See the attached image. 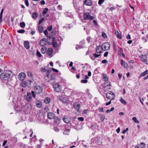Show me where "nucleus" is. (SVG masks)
<instances>
[{
    "instance_id": "nucleus-1",
    "label": "nucleus",
    "mask_w": 148,
    "mask_h": 148,
    "mask_svg": "<svg viewBox=\"0 0 148 148\" xmlns=\"http://www.w3.org/2000/svg\"><path fill=\"white\" fill-rule=\"evenodd\" d=\"M42 71L46 73L47 75L45 77V79L46 81L50 82L51 81L54 80V77L51 75V71L47 70L44 69Z\"/></svg>"
},
{
    "instance_id": "nucleus-2",
    "label": "nucleus",
    "mask_w": 148,
    "mask_h": 148,
    "mask_svg": "<svg viewBox=\"0 0 148 148\" xmlns=\"http://www.w3.org/2000/svg\"><path fill=\"white\" fill-rule=\"evenodd\" d=\"M11 73L9 71H7L3 73H1L0 77L2 80H8L10 77Z\"/></svg>"
},
{
    "instance_id": "nucleus-3",
    "label": "nucleus",
    "mask_w": 148,
    "mask_h": 148,
    "mask_svg": "<svg viewBox=\"0 0 148 148\" xmlns=\"http://www.w3.org/2000/svg\"><path fill=\"white\" fill-rule=\"evenodd\" d=\"M106 95L107 98L108 99H110L111 100H113L115 97L114 94L110 91L107 92Z\"/></svg>"
},
{
    "instance_id": "nucleus-4",
    "label": "nucleus",
    "mask_w": 148,
    "mask_h": 148,
    "mask_svg": "<svg viewBox=\"0 0 148 148\" xmlns=\"http://www.w3.org/2000/svg\"><path fill=\"white\" fill-rule=\"evenodd\" d=\"M58 99L63 103H67L68 101V98L65 96H59Z\"/></svg>"
},
{
    "instance_id": "nucleus-5",
    "label": "nucleus",
    "mask_w": 148,
    "mask_h": 148,
    "mask_svg": "<svg viewBox=\"0 0 148 148\" xmlns=\"http://www.w3.org/2000/svg\"><path fill=\"white\" fill-rule=\"evenodd\" d=\"M53 87L54 90L57 92H60L62 90L61 86L58 83L54 84Z\"/></svg>"
},
{
    "instance_id": "nucleus-6",
    "label": "nucleus",
    "mask_w": 148,
    "mask_h": 148,
    "mask_svg": "<svg viewBox=\"0 0 148 148\" xmlns=\"http://www.w3.org/2000/svg\"><path fill=\"white\" fill-rule=\"evenodd\" d=\"M83 18L85 20H92V16L90 15L89 12L84 13Z\"/></svg>"
},
{
    "instance_id": "nucleus-7",
    "label": "nucleus",
    "mask_w": 148,
    "mask_h": 148,
    "mask_svg": "<svg viewBox=\"0 0 148 148\" xmlns=\"http://www.w3.org/2000/svg\"><path fill=\"white\" fill-rule=\"evenodd\" d=\"M34 90L36 93L40 94L42 92L43 88L40 86H36L34 87Z\"/></svg>"
},
{
    "instance_id": "nucleus-8",
    "label": "nucleus",
    "mask_w": 148,
    "mask_h": 148,
    "mask_svg": "<svg viewBox=\"0 0 148 148\" xmlns=\"http://www.w3.org/2000/svg\"><path fill=\"white\" fill-rule=\"evenodd\" d=\"M101 47L103 50L104 51H107L109 49L110 45L108 42H106L102 44Z\"/></svg>"
},
{
    "instance_id": "nucleus-9",
    "label": "nucleus",
    "mask_w": 148,
    "mask_h": 148,
    "mask_svg": "<svg viewBox=\"0 0 148 148\" xmlns=\"http://www.w3.org/2000/svg\"><path fill=\"white\" fill-rule=\"evenodd\" d=\"M111 84L110 82L105 83L104 84V88L105 90H108L110 89Z\"/></svg>"
},
{
    "instance_id": "nucleus-10",
    "label": "nucleus",
    "mask_w": 148,
    "mask_h": 148,
    "mask_svg": "<svg viewBox=\"0 0 148 148\" xmlns=\"http://www.w3.org/2000/svg\"><path fill=\"white\" fill-rule=\"evenodd\" d=\"M62 120L64 122L66 123H69L71 120V118L67 116H64Z\"/></svg>"
},
{
    "instance_id": "nucleus-11",
    "label": "nucleus",
    "mask_w": 148,
    "mask_h": 148,
    "mask_svg": "<svg viewBox=\"0 0 148 148\" xmlns=\"http://www.w3.org/2000/svg\"><path fill=\"white\" fill-rule=\"evenodd\" d=\"M55 39V37H53L52 36H47V42L48 44L50 45L51 42H50V41H51L52 42H53V41Z\"/></svg>"
},
{
    "instance_id": "nucleus-12",
    "label": "nucleus",
    "mask_w": 148,
    "mask_h": 148,
    "mask_svg": "<svg viewBox=\"0 0 148 148\" xmlns=\"http://www.w3.org/2000/svg\"><path fill=\"white\" fill-rule=\"evenodd\" d=\"M25 74L24 73H21L19 74L18 77L20 80L23 81L25 77Z\"/></svg>"
},
{
    "instance_id": "nucleus-13",
    "label": "nucleus",
    "mask_w": 148,
    "mask_h": 148,
    "mask_svg": "<svg viewBox=\"0 0 148 148\" xmlns=\"http://www.w3.org/2000/svg\"><path fill=\"white\" fill-rule=\"evenodd\" d=\"M47 42V39L45 38H42L40 41L39 45L41 46H43L45 45Z\"/></svg>"
},
{
    "instance_id": "nucleus-14",
    "label": "nucleus",
    "mask_w": 148,
    "mask_h": 148,
    "mask_svg": "<svg viewBox=\"0 0 148 148\" xmlns=\"http://www.w3.org/2000/svg\"><path fill=\"white\" fill-rule=\"evenodd\" d=\"M84 40L81 41L80 43V46L77 45L76 47V49L78 50L79 49L84 48Z\"/></svg>"
},
{
    "instance_id": "nucleus-15",
    "label": "nucleus",
    "mask_w": 148,
    "mask_h": 148,
    "mask_svg": "<svg viewBox=\"0 0 148 148\" xmlns=\"http://www.w3.org/2000/svg\"><path fill=\"white\" fill-rule=\"evenodd\" d=\"M103 50L101 46L99 45L97 47L96 49V51L97 53H101L102 52Z\"/></svg>"
},
{
    "instance_id": "nucleus-16",
    "label": "nucleus",
    "mask_w": 148,
    "mask_h": 148,
    "mask_svg": "<svg viewBox=\"0 0 148 148\" xmlns=\"http://www.w3.org/2000/svg\"><path fill=\"white\" fill-rule=\"evenodd\" d=\"M26 99L28 101H30L32 99V93L29 92L27 93Z\"/></svg>"
},
{
    "instance_id": "nucleus-17",
    "label": "nucleus",
    "mask_w": 148,
    "mask_h": 148,
    "mask_svg": "<svg viewBox=\"0 0 148 148\" xmlns=\"http://www.w3.org/2000/svg\"><path fill=\"white\" fill-rule=\"evenodd\" d=\"M47 116L48 118L50 119H53L55 117L54 114L52 112L48 113Z\"/></svg>"
},
{
    "instance_id": "nucleus-18",
    "label": "nucleus",
    "mask_w": 148,
    "mask_h": 148,
    "mask_svg": "<svg viewBox=\"0 0 148 148\" xmlns=\"http://www.w3.org/2000/svg\"><path fill=\"white\" fill-rule=\"evenodd\" d=\"M24 45L25 48L27 49L30 48L29 43L28 41H26L24 42Z\"/></svg>"
},
{
    "instance_id": "nucleus-19",
    "label": "nucleus",
    "mask_w": 148,
    "mask_h": 148,
    "mask_svg": "<svg viewBox=\"0 0 148 148\" xmlns=\"http://www.w3.org/2000/svg\"><path fill=\"white\" fill-rule=\"evenodd\" d=\"M92 3L90 0H85L84 1V4L90 6L92 5Z\"/></svg>"
},
{
    "instance_id": "nucleus-20",
    "label": "nucleus",
    "mask_w": 148,
    "mask_h": 148,
    "mask_svg": "<svg viewBox=\"0 0 148 148\" xmlns=\"http://www.w3.org/2000/svg\"><path fill=\"white\" fill-rule=\"evenodd\" d=\"M47 51V53L48 56H50L52 54L53 50L52 48H49Z\"/></svg>"
},
{
    "instance_id": "nucleus-21",
    "label": "nucleus",
    "mask_w": 148,
    "mask_h": 148,
    "mask_svg": "<svg viewBox=\"0 0 148 148\" xmlns=\"http://www.w3.org/2000/svg\"><path fill=\"white\" fill-rule=\"evenodd\" d=\"M51 44L54 47H57L58 45V44L57 43L56 40H54L52 42Z\"/></svg>"
},
{
    "instance_id": "nucleus-22",
    "label": "nucleus",
    "mask_w": 148,
    "mask_h": 148,
    "mask_svg": "<svg viewBox=\"0 0 148 148\" xmlns=\"http://www.w3.org/2000/svg\"><path fill=\"white\" fill-rule=\"evenodd\" d=\"M70 130L65 129L63 132V134L65 135H68L70 132Z\"/></svg>"
},
{
    "instance_id": "nucleus-23",
    "label": "nucleus",
    "mask_w": 148,
    "mask_h": 148,
    "mask_svg": "<svg viewBox=\"0 0 148 148\" xmlns=\"http://www.w3.org/2000/svg\"><path fill=\"white\" fill-rule=\"evenodd\" d=\"M54 122L57 123V124H58L60 123V119L58 117H54Z\"/></svg>"
},
{
    "instance_id": "nucleus-24",
    "label": "nucleus",
    "mask_w": 148,
    "mask_h": 148,
    "mask_svg": "<svg viewBox=\"0 0 148 148\" xmlns=\"http://www.w3.org/2000/svg\"><path fill=\"white\" fill-rule=\"evenodd\" d=\"M121 64L122 65L123 64L124 68H126L127 67L128 64L127 63L123 61V60L121 59Z\"/></svg>"
},
{
    "instance_id": "nucleus-25",
    "label": "nucleus",
    "mask_w": 148,
    "mask_h": 148,
    "mask_svg": "<svg viewBox=\"0 0 148 148\" xmlns=\"http://www.w3.org/2000/svg\"><path fill=\"white\" fill-rule=\"evenodd\" d=\"M115 34L118 38L120 39L122 38L121 35L119 34V33L117 30H115Z\"/></svg>"
},
{
    "instance_id": "nucleus-26",
    "label": "nucleus",
    "mask_w": 148,
    "mask_h": 148,
    "mask_svg": "<svg viewBox=\"0 0 148 148\" xmlns=\"http://www.w3.org/2000/svg\"><path fill=\"white\" fill-rule=\"evenodd\" d=\"M47 50V49L46 47H42L41 49V51L42 53L44 54L45 53Z\"/></svg>"
},
{
    "instance_id": "nucleus-27",
    "label": "nucleus",
    "mask_w": 148,
    "mask_h": 148,
    "mask_svg": "<svg viewBox=\"0 0 148 148\" xmlns=\"http://www.w3.org/2000/svg\"><path fill=\"white\" fill-rule=\"evenodd\" d=\"M73 107L75 109H79L80 108V105L77 103H74L73 105Z\"/></svg>"
},
{
    "instance_id": "nucleus-28",
    "label": "nucleus",
    "mask_w": 148,
    "mask_h": 148,
    "mask_svg": "<svg viewBox=\"0 0 148 148\" xmlns=\"http://www.w3.org/2000/svg\"><path fill=\"white\" fill-rule=\"evenodd\" d=\"M38 29L40 33H42L44 30L43 27L41 25H39L38 26Z\"/></svg>"
},
{
    "instance_id": "nucleus-29",
    "label": "nucleus",
    "mask_w": 148,
    "mask_h": 148,
    "mask_svg": "<svg viewBox=\"0 0 148 148\" xmlns=\"http://www.w3.org/2000/svg\"><path fill=\"white\" fill-rule=\"evenodd\" d=\"M147 74H148V70H146L144 72L141 73L140 75L141 77H144Z\"/></svg>"
},
{
    "instance_id": "nucleus-30",
    "label": "nucleus",
    "mask_w": 148,
    "mask_h": 148,
    "mask_svg": "<svg viewBox=\"0 0 148 148\" xmlns=\"http://www.w3.org/2000/svg\"><path fill=\"white\" fill-rule=\"evenodd\" d=\"M103 80L104 82L107 81L108 80V78L106 75L104 74L103 75Z\"/></svg>"
},
{
    "instance_id": "nucleus-31",
    "label": "nucleus",
    "mask_w": 148,
    "mask_h": 148,
    "mask_svg": "<svg viewBox=\"0 0 148 148\" xmlns=\"http://www.w3.org/2000/svg\"><path fill=\"white\" fill-rule=\"evenodd\" d=\"M38 102H36V106L38 108H40L42 106V102L38 101Z\"/></svg>"
},
{
    "instance_id": "nucleus-32",
    "label": "nucleus",
    "mask_w": 148,
    "mask_h": 148,
    "mask_svg": "<svg viewBox=\"0 0 148 148\" xmlns=\"http://www.w3.org/2000/svg\"><path fill=\"white\" fill-rule=\"evenodd\" d=\"M147 56L145 55H141V60L143 62H144L145 60V59H147Z\"/></svg>"
},
{
    "instance_id": "nucleus-33",
    "label": "nucleus",
    "mask_w": 148,
    "mask_h": 148,
    "mask_svg": "<svg viewBox=\"0 0 148 148\" xmlns=\"http://www.w3.org/2000/svg\"><path fill=\"white\" fill-rule=\"evenodd\" d=\"M120 101L122 103L125 105L127 103L126 101L122 97H121L120 98Z\"/></svg>"
},
{
    "instance_id": "nucleus-34",
    "label": "nucleus",
    "mask_w": 148,
    "mask_h": 148,
    "mask_svg": "<svg viewBox=\"0 0 148 148\" xmlns=\"http://www.w3.org/2000/svg\"><path fill=\"white\" fill-rule=\"evenodd\" d=\"M50 101V99L49 97H47L44 100V102L46 104L49 103Z\"/></svg>"
},
{
    "instance_id": "nucleus-35",
    "label": "nucleus",
    "mask_w": 148,
    "mask_h": 148,
    "mask_svg": "<svg viewBox=\"0 0 148 148\" xmlns=\"http://www.w3.org/2000/svg\"><path fill=\"white\" fill-rule=\"evenodd\" d=\"M27 82L26 81H23L21 84L22 86L23 87H26L27 86Z\"/></svg>"
},
{
    "instance_id": "nucleus-36",
    "label": "nucleus",
    "mask_w": 148,
    "mask_h": 148,
    "mask_svg": "<svg viewBox=\"0 0 148 148\" xmlns=\"http://www.w3.org/2000/svg\"><path fill=\"white\" fill-rule=\"evenodd\" d=\"M145 145L144 144L141 143V144L137 147V148H145Z\"/></svg>"
},
{
    "instance_id": "nucleus-37",
    "label": "nucleus",
    "mask_w": 148,
    "mask_h": 148,
    "mask_svg": "<svg viewBox=\"0 0 148 148\" xmlns=\"http://www.w3.org/2000/svg\"><path fill=\"white\" fill-rule=\"evenodd\" d=\"M82 144L84 147H86L88 146V144L84 141H82Z\"/></svg>"
},
{
    "instance_id": "nucleus-38",
    "label": "nucleus",
    "mask_w": 148,
    "mask_h": 148,
    "mask_svg": "<svg viewBox=\"0 0 148 148\" xmlns=\"http://www.w3.org/2000/svg\"><path fill=\"white\" fill-rule=\"evenodd\" d=\"M38 16V14L37 12H35L33 13L32 17L33 18H36Z\"/></svg>"
},
{
    "instance_id": "nucleus-39",
    "label": "nucleus",
    "mask_w": 148,
    "mask_h": 148,
    "mask_svg": "<svg viewBox=\"0 0 148 148\" xmlns=\"http://www.w3.org/2000/svg\"><path fill=\"white\" fill-rule=\"evenodd\" d=\"M28 76L31 78L33 77V75L32 73L30 71H28L27 72Z\"/></svg>"
},
{
    "instance_id": "nucleus-40",
    "label": "nucleus",
    "mask_w": 148,
    "mask_h": 148,
    "mask_svg": "<svg viewBox=\"0 0 148 148\" xmlns=\"http://www.w3.org/2000/svg\"><path fill=\"white\" fill-rule=\"evenodd\" d=\"M94 25L95 27H97L98 26V24L96 20H93V25Z\"/></svg>"
},
{
    "instance_id": "nucleus-41",
    "label": "nucleus",
    "mask_w": 148,
    "mask_h": 148,
    "mask_svg": "<svg viewBox=\"0 0 148 148\" xmlns=\"http://www.w3.org/2000/svg\"><path fill=\"white\" fill-rule=\"evenodd\" d=\"M48 10V9L47 8H44V9L43 10V12H42V14H43V15H45L46 14Z\"/></svg>"
},
{
    "instance_id": "nucleus-42",
    "label": "nucleus",
    "mask_w": 148,
    "mask_h": 148,
    "mask_svg": "<svg viewBox=\"0 0 148 148\" xmlns=\"http://www.w3.org/2000/svg\"><path fill=\"white\" fill-rule=\"evenodd\" d=\"M132 120H133V121H134L135 123H139L140 122L136 118V117H133L132 118Z\"/></svg>"
},
{
    "instance_id": "nucleus-43",
    "label": "nucleus",
    "mask_w": 148,
    "mask_h": 148,
    "mask_svg": "<svg viewBox=\"0 0 148 148\" xmlns=\"http://www.w3.org/2000/svg\"><path fill=\"white\" fill-rule=\"evenodd\" d=\"M25 23L24 22H23L20 23V26L22 28H24L25 27Z\"/></svg>"
},
{
    "instance_id": "nucleus-44",
    "label": "nucleus",
    "mask_w": 148,
    "mask_h": 148,
    "mask_svg": "<svg viewBox=\"0 0 148 148\" xmlns=\"http://www.w3.org/2000/svg\"><path fill=\"white\" fill-rule=\"evenodd\" d=\"M100 119L102 122H103L105 119V116L104 115H101L100 116Z\"/></svg>"
},
{
    "instance_id": "nucleus-45",
    "label": "nucleus",
    "mask_w": 148,
    "mask_h": 148,
    "mask_svg": "<svg viewBox=\"0 0 148 148\" xmlns=\"http://www.w3.org/2000/svg\"><path fill=\"white\" fill-rule=\"evenodd\" d=\"M82 128V126L80 125H76V128L75 127V129L76 130H79Z\"/></svg>"
},
{
    "instance_id": "nucleus-46",
    "label": "nucleus",
    "mask_w": 148,
    "mask_h": 148,
    "mask_svg": "<svg viewBox=\"0 0 148 148\" xmlns=\"http://www.w3.org/2000/svg\"><path fill=\"white\" fill-rule=\"evenodd\" d=\"M56 33V31L55 29H53L51 33V36L54 35Z\"/></svg>"
},
{
    "instance_id": "nucleus-47",
    "label": "nucleus",
    "mask_w": 148,
    "mask_h": 148,
    "mask_svg": "<svg viewBox=\"0 0 148 148\" xmlns=\"http://www.w3.org/2000/svg\"><path fill=\"white\" fill-rule=\"evenodd\" d=\"M17 32L19 33H23L25 32V30L21 29L17 31Z\"/></svg>"
},
{
    "instance_id": "nucleus-48",
    "label": "nucleus",
    "mask_w": 148,
    "mask_h": 148,
    "mask_svg": "<svg viewBox=\"0 0 148 148\" xmlns=\"http://www.w3.org/2000/svg\"><path fill=\"white\" fill-rule=\"evenodd\" d=\"M88 42H89L92 41V38L90 36L86 38Z\"/></svg>"
},
{
    "instance_id": "nucleus-49",
    "label": "nucleus",
    "mask_w": 148,
    "mask_h": 148,
    "mask_svg": "<svg viewBox=\"0 0 148 148\" xmlns=\"http://www.w3.org/2000/svg\"><path fill=\"white\" fill-rule=\"evenodd\" d=\"M37 56L39 58L41 57V54L40 52H39L38 50L37 51Z\"/></svg>"
},
{
    "instance_id": "nucleus-50",
    "label": "nucleus",
    "mask_w": 148,
    "mask_h": 148,
    "mask_svg": "<svg viewBox=\"0 0 148 148\" xmlns=\"http://www.w3.org/2000/svg\"><path fill=\"white\" fill-rule=\"evenodd\" d=\"M52 29V25H50L48 27H47V30H48L49 31H51Z\"/></svg>"
},
{
    "instance_id": "nucleus-51",
    "label": "nucleus",
    "mask_w": 148,
    "mask_h": 148,
    "mask_svg": "<svg viewBox=\"0 0 148 148\" xmlns=\"http://www.w3.org/2000/svg\"><path fill=\"white\" fill-rule=\"evenodd\" d=\"M53 130L56 132H58L59 131V129L57 127H54L53 128Z\"/></svg>"
},
{
    "instance_id": "nucleus-52",
    "label": "nucleus",
    "mask_w": 148,
    "mask_h": 148,
    "mask_svg": "<svg viewBox=\"0 0 148 148\" xmlns=\"http://www.w3.org/2000/svg\"><path fill=\"white\" fill-rule=\"evenodd\" d=\"M81 82L82 83H86L88 82V81L86 79H82L81 80Z\"/></svg>"
},
{
    "instance_id": "nucleus-53",
    "label": "nucleus",
    "mask_w": 148,
    "mask_h": 148,
    "mask_svg": "<svg viewBox=\"0 0 148 148\" xmlns=\"http://www.w3.org/2000/svg\"><path fill=\"white\" fill-rule=\"evenodd\" d=\"M78 120L80 121H83L84 120V118L83 117H79L77 118Z\"/></svg>"
},
{
    "instance_id": "nucleus-54",
    "label": "nucleus",
    "mask_w": 148,
    "mask_h": 148,
    "mask_svg": "<svg viewBox=\"0 0 148 148\" xmlns=\"http://www.w3.org/2000/svg\"><path fill=\"white\" fill-rule=\"evenodd\" d=\"M102 37L105 38L107 37V36L106 34L104 32H102Z\"/></svg>"
},
{
    "instance_id": "nucleus-55",
    "label": "nucleus",
    "mask_w": 148,
    "mask_h": 148,
    "mask_svg": "<svg viewBox=\"0 0 148 148\" xmlns=\"http://www.w3.org/2000/svg\"><path fill=\"white\" fill-rule=\"evenodd\" d=\"M44 18L40 19L39 21L38 24L40 25L44 21Z\"/></svg>"
},
{
    "instance_id": "nucleus-56",
    "label": "nucleus",
    "mask_w": 148,
    "mask_h": 148,
    "mask_svg": "<svg viewBox=\"0 0 148 148\" xmlns=\"http://www.w3.org/2000/svg\"><path fill=\"white\" fill-rule=\"evenodd\" d=\"M104 0H99L98 3L100 5L102 4L104 1Z\"/></svg>"
},
{
    "instance_id": "nucleus-57",
    "label": "nucleus",
    "mask_w": 148,
    "mask_h": 148,
    "mask_svg": "<svg viewBox=\"0 0 148 148\" xmlns=\"http://www.w3.org/2000/svg\"><path fill=\"white\" fill-rule=\"evenodd\" d=\"M93 56L95 58H97L99 56H101V55L100 54H97L96 53H95L93 54Z\"/></svg>"
},
{
    "instance_id": "nucleus-58",
    "label": "nucleus",
    "mask_w": 148,
    "mask_h": 148,
    "mask_svg": "<svg viewBox=\"0 0 148 148\" xmlns=\"http://www.w3.org/2000/svg\"><path fill=\"white\" fill-rule=\"evenodd\" d=\"M25 3L26 5L28 7L29 5V4L28 3V0H25Z\"/></svg>"
},
{
    "instance_id": "nucleus-59",
    "label": "nucleus",
    "mask_w": 148,
    "mask_h": 148,
    "mask_svg": "<svg viewBox=\"0 0 148 148\" xmlns=\"http://www.w3.org/2000/svg\"><path fill=\"white\" fill-rule=\"evenodd\" d=\"M116 9V8L114 7H112L110 8H109V10L111 11H112L114 10H115Z\"/></svg>"
},
{
    "instance_id": "nucleus-60",
    "label": "nucleus",
    "mask_w": 148,
    "mask_h": 148,
    "mask_svg": "<svg viewBox=\"0 0 148 148\" xmlns=\"http://www.w3.org/2000/svg\"><path fill=\"white\" fill-rule=\"evenodd\" d=\"M44 33L45 35L47 36V35H48V32L47 31V30H45L44 32Z\"/></svg>"
},
{
    "instance_id": "nucleus-61",
    "label": "nucleus",
    "mask_w": 148,
    "mask_h": 148,
    "mask_svg": "<svg viewBox=\"0 0 148 148\" xmlns=\"http://www.w3.org/2000/svg\"><path fill=\"white\" fill-rule=\"evenodd\" d=\"M99 112H104L103 108H99Z\"/></svg>"
},
{
    "instance_id": "nucleus-62",
    "label": "nucleus",
    "mask_w": 148,
    "mask_h": 148,
    "mask_svg": "<svg viewBox=\"0 0 148 148\" xmlns=\"http://www.w3.org/2000/svg\"><path fill=\"white\" fill-rule=\"evenodd\" d=\"M32 96L34 97H36V94L34 93V91H32Z\"/></svg>"
},
{
    "instance_id": "nucleus-63",
    "label": "nucleus",
    "mask_w": 148,
    "mask_h": 148,
    "mask_svg": "<svg viewBox=\"0 0 148 148\" xmlns=\"http://www.w3.org/2000/svg\"><path fill=\"white\" fill-rule=\"evenodd\" d=\"M108 51L106 52L104 54V56L105 57H107L108 55Z\"/></svg>"
},
{
    "instance_id": "nucleus-64",
    "label": "nucleus",
    "mask_w": 148,
    "mask_h": 148,
    "mask_svg": "<svg viewBox=\"0 0 148 148\" xmlns=\"http://www.w3.org/2000/svg\"><path fill=\"white\" fill-rule=\"evenodd\" d=\"M144 62L146 64H148V58L147 57V59L145 60Z\"/></svg>"
}]
</instances>
